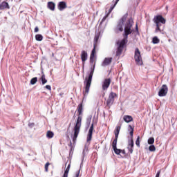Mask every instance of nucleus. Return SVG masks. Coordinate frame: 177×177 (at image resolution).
I'll return each instance as SVG.
<instances>
[{"mask_svg": "<svg viewBox=\"0 0 177 177\" xmlns=\"http://www.w3.org/2000/svg\"><path fill=\"white\" fill-rule=\"evenodd\" d=\"M76 111L77 112V119L73 128L74 134L73 138V142H75L80 134V130L81 129V125L82 122V113H84V105L81 102L77 107Z\"/></svg>", "mask_w": 177, "mask_h": 177, "instance_id": "1", "label": "nucleus"}, {"mask_svg": "<svg viewBox=\"0 0 177 177\" xmlns=\"http://www.w3.org/2000/svg\"><path fill=\"white\" fill-rule=\"evenodd\" d=\"M133 19L132 18H130L127 21L124 29V33L122 34L123 41H126L128 42V35H130V34H132L133 32Z\"/></svg>", "mask_w": 177, "mask_h": 177, "instance_id": "2", "label": "nucleus"}, {"mask_svg": "<svg viewBox=\"0 0 177 177\" xmlns=\"http://www.w3.org/2000/svg\"><path fill=\"white\" fill-rule=\"evenodd\" d=\"M93 73H95V65L92 68H91V71L88 75V77H86L85 79L86 81L84 82L85 87H84V96H86V95L89 93V89L92 84V77H93Z\"/></svg>", "mask_w": 177, "mask_h": 177, "instance_id": "3", "label": "nucleus"}, {"mask_svg": "<svg viewBox=\"0 0 177 177\" xmlns=\"http://www.w3.org/2000/svg\"><path fill=\"white\" fill-rule=\"evenodd\" d=\"M153 23H155L156 26V28L155 30V32H162V30H161V24H165L167 23V20H165L163 17L162 15H156L153 17ZM161 23V24H160Z\"/></svg>", "mask_w": 177, "mask_h": 177, "instance_id": "4", "label": "nucleus"}, {"mask_svg": "<svg viewBox=\"0 0 177 177\" xmlns=\"http://www.w3.org/2000/svg\"><path fill=\"white\" fill-rule=\"evenodd\" d=\"M99 34H95L94 37L93 48L90 55V62L93 63L95 62V56L96 55V48H97V41H99Z\"/></svg>", "mask_w": 177, "mask_h": 177, "instance_id": "5", "label": "nucleus"}, {"mask_svg": "<svg viewBox=\"0 0 177 177\" xmlns=\"http://www.w3.org/2000/svg\"><path fill=\"white\" fill-rule=\"evenodd\" d=\"M116 44L118 46L116 50V56H121L122 50H124V47L127 44H128V41L122 39L120 41H118Z\"/></svg>", "mask_w": 177, "mask_h": 177, "instance_id": "6", "label": "nucleus"}, {"mask_svg": "<svg viewBox=\"0 0 177 177\" xmlns=\"http://www.w3.org/2000/svg\"><path fill=\"white\" fill-rule=\"evenodd\" d=\"M134 59L138 66H143V60L142 59V55H140V50L138 48L135 49Z\"/></svg>", "mask_w": 177, "mask_h": 177, "instance_id": "7", "label": "nucleus"}, {"mask_svg": "<svg viewBox=\"0 0 177 177\" xmlns=\"http://www.w3.org/2000/svg\"><path fill=\"white\" fill-rule=\"evenodd\" d=\"M115 97H117V93L111 92L108 99L106 100V106L109 107V109H110V107L114 104Z\"/></svg>", "mask_w": 177, "mask_h": 177, "instance_id": "8", "label": "nucleus"}, {"mask_svg": "<svg viewBox=\"0 0 177 177\" xmlns=\"http://www.w3.org/2000/svg\"><path fill=\"white\" fill-rule=\"evenodd\" d=\"M111 84V78H106L102 82V89L104 91H107L109 89L110 84Z\"/></svg>", "mask_w": 177, "mask_h": 177, "instance_id": "9", "label": "nucleus"}, {"mask_svg": "<svg viewBox=\"0 0 177 177\" xmlns=\"http://www.w3.org/2000/svg\"><path fill=\"white\" fill-rule=\"evenodd\" d=\"M167 93H168V86H167V84H163L158 92V96H160V97H162L164 96H167Z\"/></svg>", "mask_w": 177, "mask_h": 177, "instance_id": "10", "label": "nucleus"}, {"mask_svg": "<svg viewBox=\"0 0 177 177\" xmlns=\"http://www.w3.org/2000/svg\"><path fill=\"white\" fill-rule=\"evenodd\" d=\"M124 20H125V18L121 19V21L116 26L115 32L118 33L119 31H120V32H122V31H124Z\"/></svg>", "mask_w": 177, "mask_h": 177, "instance_id": "11", "label": "nucleus"}, {"mask_svg": "<svg viewBox=\"0 0 177 177\" xmlns=\"http://www.w3.org/2000/svg\"><path fill=\"white\" fill-rule=\"evenodd\" d=\"M111 62H113V57H106L102 63V66L106 67V66H110V64H111Z\"/></svg>", "mask_w": 177, "mask_h": 177, "instance_id": "12", "label": "nucleus"}, {"mask_svg": "<svg viewBox=\"0 0 177 177\" xmlns=\"http://www.w3.org/2000/svg\"><path fill=\"white\" fill-rule=\"evenodd\" d=\"M93 133V123L91 124L88 133L87 135V142H91L92 140V135Z\"/></svg>", "mask_w": 177, "mask_h": 177, "instance_id": "13", "label": "nucleus"}, {"mask_svg": "<svg viewBox=\"0 0 177 177\" xmlns=\"http://www.w3.org/2000/svg\"><path fill=\"white\" fill-rule=\"evenodd\" d=\"M81 59L83 63V65L85 64V62L88 60V53L85 50H82L81 53Z\"/></svg>", "mask_w": 177, "mask_h": 177, "instance_id": "14", "label": "nucleus"}, {"mask_svg": "<svg viewBox=\"0 0 177 177\" xmlns=\"http://www.w3.org/2000/svg\"><path fill=\"white\" fill-rule=\"evenodd\" d=\"M5 9H10V6H9V3L6 1H3L0 4V10H3Z\"/></svg>", "mask_w": 177, "mask_h": 177, "instance_id": "15", "label": "nucleus"}, {"mask_svg": "<svg viewBox=\"0 0 177 177\" xmlns=\"http://www.w3.org/2000/svg\"><path fill=\"white\" fill-rule=\"evenodd\" d=\"M67 8V3L65 1H60L58 3V9L59 10H64Z\"/></svg>", "mask_w": 177, "mask_h": 177, "instance_id": "16", "label": "nucleus"}, {"mask_svg": "<svg viewBox=\"0 0 177 177\" xmlns=\"http://www.w3.org/2000/svg\"><path fill=\"white\" fill-rule=\"evenodd\" d=\"M123 120L125 122L128 124L129 122H131V121H133V118H132V116L131 115H125L123 117Z\"/></svg>", "mask_w": 177, "mask_h": 177, "instance_id": "17", "label": "nucleus"}, {"mask_svg": "<svg viewBox=\"0 0 177 177\" xmlns=\"http://www.w3.org/2000/svg\"><path fill=\"white\" fill-rule=\"evenodd\" d=\"M56 7V4L53 3V1L48 2L47 8L50 9V10H55V8Z\"/></svg>", "mask_w": 177, "mask_h": 177, "instance_id": "18", "label": "nucleus"}, {"mask_svg": "<svg viewBox=\"0 0 177 177\" xmlns=\"http://www.w3.org/2000/svg\"><path fill=\"white\" fill-rule=\"evenodd\" d=\"M71 167V163H69L64 173L63 177H68V172H70Z\"/></svg>", "mask_w": 177, "mask_h": 177, "instance_id": "19", "label": "nucleus"}, {"mask_svg": "<svg viewBox=\"0 0 177 177\" xmlns=\"http://www.w3.org/2000/svg\"><path fill=\"white\" fill-rule=\"evenodd\" d=\"M120 131H121V126H117L114 131L115 138H118V136L120 135Z\"/></svg>", "mask_w": 177, "mask_h": 177, "instance_id": "20", "label": "nucleus"}, {"mask_svg": "<svg viewBox=\"0 0 177 177\" xmlns=\"http://www.w3.org/2000/svg\"><path fill=\"white\" fill-rule=\"evenodd\" d=\"M120 1V0H116V1H115V3H114L113 6H111V7L110 8V9H109L108 13L106 14V15L110 16V13H111V12H113V9H114V8H115V6H117V3H118V1Z\"/></svg>", "mask_w": 177, "mask_h": 177, "instance_id": "21", "label": "nucleus"}, {"mask_svg": "<svg viewBox=\"0 0 177 177\" xmlns=\"http://www.w3.org/2000/svg\"><path fill=\"white\" fill-rule=\"evenodd\" d=\"M53 136H55V133H53V131H48L47 133H46V137L48 138V139H52V138H53Z\"/></svg>", "mask_w": 177, "mask_h": 177, "instance_id": "22", "label": "nucleus"}, {"mask_svg": "<svg viewBox=\"0 0 177 177\" xmlns=\"http://www.w3.org/2000/svg\"><path fill=\"white\" fill-rule=\"evenodd\" d=\"M129 131L131 136V139H133V127L131 125H129Z\"/></svg>", "mask_w": 177, "mask_h": 177, "instance_id": "23", "label": "nucleus"}, {"mask_svg": "<svg viewBox=\"0 0 177 177\" xmlns=\"http://www.w3.org/2000/svg\"><path fill=\"white\" fill-rule=\"evenodd\" d=\"M40 80L41 81L42 85H45L46 82H48V80L45 78V74H43L41 77H40Z\"/></svg>", "mask_w": 177, "mask_h": 177, "instance_id": "24", "label": "nucleus"}, {"mask_svg": "<svg viewBox=\"0 0 177 177\" xmlns=\"http://www.w3.org/2000/svg\"><path fill=\"white\" fill-rule=\"evenodd\" d=\"M38 82V77H35L30 80V85H35L37 82Z\"/></svg>", "mask_w": 177, "mask_h": 177, "instance_id": "25", "label": "nucleus"}, {"mask_svg": "<svg viewBox=\"0 0 177 177\" xmlns=\"http://www.w3.org/2000/svg\"><path fill=\"white\" fill-rule=\"evenodd\" d=\"M152 42L154 44H160V39H158V37H157V36H155L152 39Z\"/></svg>", "mask_w": 177, "mask_h": 177, "instance_id": "26", "label": "nucleus"}, {"mask_svg": "<svg viewBox=\"0 0 177 177\" xmlns=\"http://www.w3.org/2000/svg\"><path fill=\"white\" fill-rule=\"evenodd\" d=\"M117 140H118V138L115 137V139L113 140L112 142V147L113 149H115L117 147Z\"/></svg>", "mask_w": 177, "mask_h": 177, "instance_id": "27", "label": "nucleus"}, {"mask_svg": "<svg viewBox=\"0 0 177 177\" xmlns=\"http://www.w3.org/2000/svg\"><path fill=\"white\" fill-rule=\"evenodd\" d=\"M35 39L36 41H42V39H44V37H42V35H36Z\"/></svg>", "mask_w": 177, "mask_h": 177, "instance_id": "28", "label": "nucleus"}, {"mask_svg": "<svg viewBox=\"0 0 177 177\" xmlns=\"http://www.w3.org/2000/svg\"><path fill=\"white\" fill-rule=\"evenodd\" d=\"M136 145L138 147H140V136H138L136 141Z\"/></svg>", "mask_w": 177, "mask_h": 177, "instance_id": "29", "label": "nucleus"}, {"mask_svg": "<svg viewBox=\"0 0 177 177\" xmlns=\"http://www.w3.org/2000/svg\"><path fill=\"white\" fill-rule=\"evenodd\" d=\"M154 143V138L151 137L148 139V145H153Z\"/></svg>", "mask_w": 177, "mask_h": 177, "instance_id": "30", "label": "nucleus"}, {"mask_svg": "<svg viewBox=\"0 0 177 177\" xmlns=\"http://www.w3.org/2000/svg\"><path fill=\"white\" fill-rule=\"evenodd\" d=\"M49 165H50V163L49 162H46L44 168H45V172H48V168H49Z\"/></svg>", "mask_w": 177, "mask_h": 177, "instance_id": "31", "label": "nucleus"}, {"mask_svg": "<svg viewBox=\"0 0 177 177\" xmlns=\"http://www.w3.org/2000/svg\"><path fill=\"white\" fill-rule=\"evenodd\" d=\"M113 151L117 154V156L120 155V153H121V149H117V147L113 148Z\"/></svg>", "mask_w": 177, "mask_h": 177, "instance_id": "32", "label": "nucleus"}, {"mask_svg": "<svg viewBox=\"0 0 177 177\" xmlns=\"http://www.w3.org/2000/svg\"><path fill=\"white\" fill-rule=\"evenodd\" d=\"M149 151H156V147L154 145H151L149 147Z\"/></svg>", "mask_w": 177, "mask_h": 177, "instance_id": "33", "label": "nucleus"}, {"mask_svg": "<svg viewBox=\"0 0 177 177\" xmlns=\"http://www.w3.org/2000/svg\"><path fill=\"white\" fill-rule=\"evenodd\" d=\"M129 147H132L133 149V146H134V144H133V138H131V142L128 145Z\"/></svg>", "mask_w": 177, "mask_h": 177, "instance_id": "34", "label": "nucleus"}, {"mask_svg": "<svg viewBox=\"0 0 177 177\" xmlns=\"http://www.w3.org/2000/svg\"><path fill=\"white\" fill-rule=\"evenodd\" d=\"M107 17H109V15H105L103 18H102V21H101V22H100V24H102L104 21H106V19H107Z\"/></svg>", "mask_w": 177, "mask_h": 177, "instance_id": "35", "label": "nucleus"}, {"mask_svg": "<svg viewBox=\"0 0 177 177\" xmlns=\"http://www.w3.org/2000/svg\"><path fill=\"white\" fill-rule=\"evenodd\" d=\"M127 149H128V150H129V151L131 154H132V153H133V148H132L131 147L128 146Z\"/></svg>", "mask_w": 177, "mask_h": 177, "instance_id": "36", "label": "nucleus"}, {"mask_svg": "<svg viewBox=\"0 0 177 177\" xmlns=\"http://www.w3.org/2000/svg\"><path fill=\"white\" fill-rule=\"evenodd\" d=\"M46 89H48V91H52V87L50 86V85H46L45 86Z\"/></svg>", "mask_w": 177, "mask_h": 177, "instance_id": "37", "label": "nucleus"}, {"mask_svg": "<svg viewBox=\"0 0 177 177\" xmlns=\"http://www.w3.org/2000/svg\"><path fill=\"white\" fill-rule=\"evenodd\" d=\"M161 174V170H159L158 172H157V174H156V177H160V174Z\"/></svg>", "mask_w": 177, "mask_h": 177, "instance_id": "38", "label": "nucleus"}, {"mask_svg": "<svg viewBox=\"0 0 177 177\" xmlns=\"http://www.w3.org/2000/svg\"><path fill=\"white\" fill-rule=\"evenodd\" d=\"M136 31L139 33V28L138 27V24L136 25Z\"/></svg>", "mask_w": 177, "mask_h": 177, "instance_id": "39", "label": "nucleus"}, {"mask_svg": "<svg viewBox=\"0 0 177 177\" xmlns=\"http://www.w3.org/2000/svg\"><path fill=\"white\" fill-rule=\"evenodd\" d=\"M38 31H39V28H38V26H36L35 28V32H38Z\"/></svg>", "mask_w": 177, "mask_h": 177, "instance_id": "40", "label": "nucleus"}, {"mask_svg": "<svg viewBox=\"0 0 177 177\" xmlns=\"http://www.w3.org/2000/svg\"><path fill=\"white\" fill-rule=\"evenodd\" d=\"M121 153H122V154H125V150H121Z\"/></svg>", "mask_w": 177, "mask_h": 177, "instance_id": "41", "label": "nucleus"}, {"mask_svg": "<svg viewBox=\"0 0 177 177\" xmlns=\"http://www.w3.org/2000/svg\"><path fill=\"white\" fill-rule=\"evenodd\" d=\"M69 146H71V147H72V146H73V142H71V141L70 142Z\"/></svg>", "mask_w": 177, "mask_h": 177, "instance_id": "42", "label": "nucleus"}, {"mask_svg": "<svg viewBox=\"0 0 177 177\" xmlns=\"http://www.w3.org/2000/svg\"><path fill=\"white\" fill-rule=\"evenodd\" d=\"M32 125H34V123H32Z\"/></svg>", "mask_w": 177, "mask_h": 177, "instance_id": "43", "label": "nucleus"}, {"mask_svg": "<svg viewBox=\"0 0 177 177\" xmlns=\"http://www.w3.org/2000/svg\"><path fill=\"white\" fill-rule=\"evenodd\" d=\"M1 1H2V0H0V2H1Z\"/></svg>", "mask_w": 177, "mask_h": 177, "instance_id": "44", "label": "nucleus"}]
</instances>
